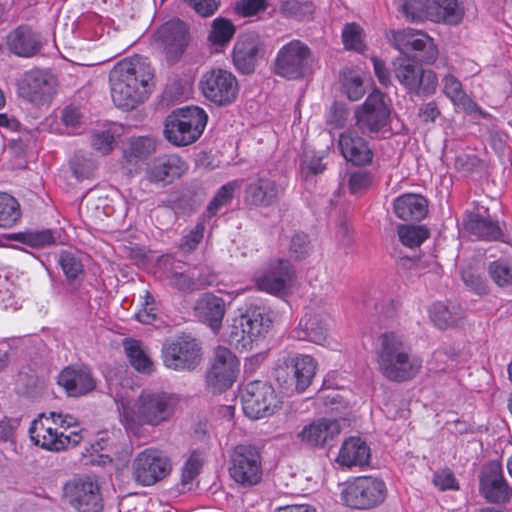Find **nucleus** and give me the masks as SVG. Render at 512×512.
Segmentation results:
<instances>
[{
	"mask_svg": "<svg viewBox=\"0 0 512 512\" xmlns=\"http://www.w3.org/2000/svg\"><path fill=\"white\" fill-rule=\"evenodd\" d=\"M431 22L457 25L464 18V8L458 0H429Z\"/></svg>",
	"mask_w": 512,
	"mask_h": 512,
	"instance_id": "nucleus-35",
	"label": "nucleus"
},
{
	"mask_svg": "<svg viewBox=\"0 0 512 512\" xmlns=\"http://www.w3.org/2000/svg\"><path fill=\"white\" fill-rule=\"evenodd\" d=\"M194 312L201 322L207 324L217 333L226 313L225 302L221 297L212 293H204L197 299Z\"/></svg>",
	"mask_w": 512,
	"mask_h": 512,
	"instance_id": "nucleus-26",
	"label": "nucleus"
},
{
	"mask_svg": "<svg viewBox=\"0 0 512 512\" xmlns=\"http://www.w3.org/2000/svg\"><path fill=\"white\" fill-rule=\"evenodd\" d=\"M462 279L468 289L475 292L478 295H483L488 292V286L486 281L474 272L467 270L463 271Z\"/></svg>",
	"mask_w": 512,
	"mask_h": 512,
	"instance_id": "nucleus-60",
	"label": "nucleus"
},
{
	"mask_svg": "<svg viewBox=\"0 0 512 512\" xmlns=\"http://www.w3.org/2000/svg\"><path fill=\"white\" fill-rule=\"evenodd\" d=\"M433 483L440 490H456L458 489V483L452 471L449 469H443L437 471L433 477Z\"/></svg>",
	"mask_w": 512,
	"mask_h": 512,
	"instance_id": "nucleus-62",
	"label": "nucleus"
},
{
	"mask_svg": "<svg viewBox=\"0 0 512 512\" xmlns=\"http://www.w3.org/2000/svg\"><path fill=\"white\" fill-rule=\"evenodd\" d=\"M119 401L120 421L133 434H138L144 425L158 426L172 417L176 398L158 390H143L136 401L121 394Z\"/></svg>",
	"mask_w": 512,
	"mask_h": 512,
	"instance_id": "nucleus-2",
	"label": "nucleus"
},
{
	"mask_svg": "<svg viewBox=\"0 0 512 512\" xmlns=\"http://www.w3.org/2000/svg\"><path fill=\"white\" fill-rule=\"evenodd\" d=\"M330 320V315L326 311L317 310L306 312L300 319L298 327L293 331V337L318 345H326L328 344Z\"/></svg>",
	"mask_w": 512,
	"mask_h": 512,
	"instance_id": "nucleus-21",
	"label": "nucleus"
},
{
	"mask_svg": "<svg viewBox=\"0 0 512 512\" xmlns=\"http://www.w3.org/2000/svg\"><path fill=\"white\" fill-rule=\"evenodd\" d=\"M389 41L401 54L408 56L414 53L423 63L433 64L438 58V49L433 38L421 30H392Z\"/></svg>",
	"mask_w": 512,
	"mask_h": 512,
	"instance_id": "nucleus-11",
	"label": "nucleus"
},
{
	"mask_svg": "<svg viewBox=\"0 0 512 512\" xmlns=\"http://www.w3.org/2000/svg\"><path fill=\"white\" fill-rule=\"evenodd\" d=\"M370 459V448L358 437L347 439L341 446L337 462L346 467L364 466Z\"/></svg>",
	"mask_w": 512,
	"mask_h": 512,
	"instance_id": "nucleus-34",
	"label": "nucleus"
},
{
	"mask_svg": "<svg viewBox=\"0 0 512 512\" xmlns=\"http://www.w3.org/2000/svg\"><path fill=\"white\" fill-rule=\"evenodd\" d=\"M164 365L176 371L192 370L200 361V347L190 336L167 340L162 348Z\"/></svg>",
	"mask_w": 512,
	"mask_h": 512,
	"instance_id": "nucleus-18",
	"label": "nucleus"
},
{
	"mask_svg": "<svg viewBox=\"0 0 512 512\" xmlns=\"http://www.w3.org/2000/svg\"><path fill=\"white\" fill-rule=\"evenodd\" d=\"M455 366V355L448 353L445 349H437L434 351L428 362V369L436 373L452 370Z\"/></svg>",
	"mask_w": 512,
	"mask_h": 512,
	"instance_id": "nucleus-52",
	"label": "nucleus"
},
{
	"mask_svg": "<svg viewBox=\"0 0 512 512\" xmlns=\"http://www.w3.org/2000/svg\"><path fill=\"white\" fill-rule=\"evenodd\" d=\"M10 51L21 57H31L41 48L39 35L28 26H20L7 36Z\"/></svg>",
	"mask_w": 512,
	"mask_h": 512,
	"instance_id": "nucleus-31",
	"label": "nucleus"
},
{
	"mask_svg": "<svg viewBox=\"0 0 512 512\" xmlns=\"http://www.w3.org/2000/svg\"><path fill=\"white\" fill-rule=\"evenodd\" d=\"M401 243L409 248L419 247L429 236L425 226L401 225L398 228Z\"/></svg>",
	"mask_w": 512,
	"mask_h": 512,
	"instance_id": "nucleus-47",
	"label": "nucleus"
},
{
	"mask_svg": "<svg viewBox=\"0 0 512 512\" xmlns=\"http://www.w3.org/2000/svg\"><path fill=\"white\" fill-rule=\"evenodd\" d=\"M379 371L390 381L405 382L413 379L422 368V360L412 353L403 337L397 333H384L377 352Z\"/></svg>",
	"mask_w": 512,
	"mask_h": 512,
	"instance_id": "nucleus-3",
	"label": "nucleus"
},
{
	"mask_svg": "<svg viewBox=\"0 0 512 512\" xmlns=\"http://www.w3.org/2000/svg\"><path fill=\"white\" fill-rule=\"evenodd\" d=\"M373 181L374 176L371 172L366 170H357L349 176V191L352 194H361L372 185Z\"/></svg>",
	"mask_w": 512,
	"mask_h": 512,
	"instance_id": "nucleus-53",
	"label": "nucleus"
},
{
	"mask_svg": "<svg viewBox=\"0 0 512 512\" xmlns=\"http://www.w3.org/2000/svg\"><path fill=\"white\" fill-rule=\"evenodd\" d=\"M429 315L439 329H446L456 325L461 317L459 312L450 310L443 303L433 304L429 309Z\"/></svg>",
	"mask_w": 512,
	"mask_h": 512,
	"instance_id": "nucleus-43",
	"label": "nucleus"
},
{
	"mask_svg": "<svg viewBox=\"0 0 512 512\" xmlns=\"http://www.w3.org/2000/svg\"><path fill=\"white\" fill-rule=\"evenodd\" d=\"M153 77V69L146 58L118 62L109 73L113 103L123 110L134 109L148 97Z\"/></svg>",
	"mask_w": 512,
	"mask_h": 512,
	"instance_id": "nucleus-1",
	"label": "nucleus"
},
{
	"mask_svg": "<svg viewBox=\"0 0 512 512\" xmlns=\"http://www.w3.org/2000/svg\"><path fill=\"white\" fill-rule=\"evenodd\" d=\"M125 147L124 160L127 164L136 166L155 151L156 141L149 136L131 137Z\"/></svg>",
	"mask_w": 512,
	"mask_h": 512,
	"instance_id": "nucleus-36",
	"label": "nucleus"
},
{
	"mask_svg": "<svg viewBox=\"0 0 512 512\" xmlns=\"http://www.w3.org/2000/svg\"><path fill=\"white\" fill-rule=\"evenodd\" d=\"M258 54V41L253 35H241L233 49V62L242 73L254 70Z\"/></svg>",
	"mask_w": 512,
	"mask_h": 512,
	"instance_id": "nucleus-32",
	"label": "nucleus"
},
{
	"mask_svg": "<svg viewBox=\"0 0 512 512\" xmlns=\"http://www.w3.org/2000/svg\"><path fill=\"white\" fill-rule=\"evenodd\" d=\"M124 349L131 365L137 371L150 373L153 370V362L140 341L127 339L124 341Z\"/></svg>",
	"mask_w": 512,
	"mask_h": 512,
	"instance_id": "nucleus-37",
	"label": "nucleus"
},
{
	"mask_svg": "<svg viewBox=\"0 0 512 512\" xmlns=\"http://www.w3.org/2000/svg\"><path fill=\"white\" fill-rule=\"evenodd\" d=\"M64 497L79 512H100L103 507L99 487L89 477L75 478L66 483Z\"/></svg>",
	"mask_w": 512,
	"mask_h": 512,
	"instance_id": "nucleus-19",
	"label": "nucleus"
},
{
	"mask_svg": "<svg viewBox=\"0 0 512 512\" xmlns=\"http://www.w3.org/2000/svg\"><path fill=\"white\" fill-rule=\"evenodd\" d=\"M229 475L231 479L244 488L258 485L263 477L260 453L251 446H237L230 459Z\"/></svg>",
	"mask_w": 512,
	"mask_h": 512,
	"instance_id": "nucleus-10",
	"label": "nucleus"
},
{
	"mask_svg": "<svg viewBox=\"0 0 512 512\" xmlns=\"http://www.w3.org/2000/svg\"><path fill=\"white\" fill-rule=\"evenodd\" d=\"M58 80L54 74L46 70L26 72L18 83V94L37 106L51 103L57 93Z\"/></svg>",
	"mask_w": 512,
	"mask_h": 512,
	"instance_id": "nucleus-16",
	"label": "nucleus"
},
{
	"mask_svg": "<svg viewBox=\"0 0 512 512\" xmlns=\"http://www.w3.org/2000/svg\"><path fill=\"white\" fill-rule=\"evenodd\" d=\"M442 84L443 93L457 109L463 110L468 114H478L483 118L490 116L464 91L462 83L454 75H445L442 79Z\"/></svg>",
	"mask_w": 512,
	"mask_h": 512,
	"instance_id": "nucleus-29",
	"label": "nucleus"
},
{
	"mask_svg": "<svg viewBox=\"0 0 512 512\" xmlns=\"http://www.w3.org/2000/svg\"><path fill=\"white\" fill-rule=\"evenodd\" d=\"M480 491L489 502L493 503L506 502L512 496V491L498 467H492L482 474Z\"/></svg>",
	"mask_w": 512,
	"mask_h": 512,
	"instance_id": "nucleus-30",
	"label": "nucleus"
},
{
	"mask_svg": "<svg viewBox=\"0 0 512 512\" xmlns=\"http://www.w3.org/2000/svg\"><path fill=\"white\" fill-rule=\"evenodd\" d=\"M12 238L25 245L37 249L50 246L55 242V238L50 230L27 231L16 233L13 235Z\"/></svg>",
	"mask_w": 512,
	"mask_h": 512,
	"instance_id": "nucleus-46",
	"label": "nucleus"
},
{
	"mask_svg": "<svg viewBox=\"0 0 512 512\" xmlns=\"http://www.w3.org/2000/svg\"><path fill=\"white\" fill-rule=\"evenodd\" d=\"M341 426L334 419H319L305 425L298 433V441L308 447H322L339 435Z\"/></svg>",
	"mask_w": 512,
	"mask_h": 512,
	"instance_id": "nucleus-24",
	"label": "nucleus"
},
{
	"mask_svg": "<svg viewBox=\"0 0 512 512\" xmlns=\"http://www.w3.org/2000/svg\"><path fill=\"white\" fill-rule=\"evenodd\" d=\"M468 230L481 239L492 240L500 236V228L497 223L487 218L474 217L467 223Z\"/></svg>",
	"mask_w": 512,
	"mask_h": 512,
	"instance_id": "nucleus-44",
	"label": "nucleus"
},
{
	"mask_svg": "<svg viewBox=\"0 0 512 512\" xmlns=\"http://www.w3.org/2000/svg\"><path fill=\"white\" fill-rule=\"evenodd\" d=\"M314 55L304 42L293 39L284 44L277 52L273 72L288 80L302 79L312 73Z\"/></svg>",
	"mask_w": 512,
	"mask_h": 512,
	"instance_id": "nucleus-7",
	"label": "nucleus"
},
{
	"mask_svg": "<svg viewBox=\"0 0 512 512\" xmlns=\"http://www.w3.org/2000/svg\"><path fill=\"white\" fill-rule=\"evenodd\" d=\"M168 456L156 448H147L137 454L132 463V474L136 482L151 486L171 472Z\"/></svg>",
	"mask_w": 512,
	"mask_h": 512,
	"instance_id": "nucleus-17",
	"label": "nucleus"
},
{
	"mask_svg": "<svg viewBox=\"0 0 512 512\" xmlns=\"http://www.w3.org/2000/svg\"><path fill=\"white\" fill-rule=\"evenodd\" d=\"M284 188L273 179L263 176L251 180L244 191V201L249 206L269 207L282 195Z\"/></svg>",
	"mask_w": 512,
	"mask_h": 512,
	"instance_id": "nucleus-23",
	"label": "nucleus"
},
{
	"mask_svg": "<svg viewBox=\"0 0 512 512\" xmlns=\"http://www.w3.org/2000/svg\"><path fill=\"white\" fill-rule=\"evenodd\" d=\"M281 10L299 21H308L313 17L315 6L309 0H287L282 3Z\"/></svg>",
	"mask_w": 512,
	"mask_h": 512,
	"instance_id": "nucleus-45",
	"label": "nucleus"
},
{
	"mask_svg": "<svg viewBox=\"0 0 512 512\" xmlns=\"http://www.w3.org/2000/svg\"><path fill=\"white\" fill-rule=\"evenodd\" d=\"M394 74L397 80L410 92L418 86L417 78L420 67H417L406 57H398L394 63Z\"/></svg>",
	"mask_w": 512,
	"mask_h": 512,
	"instance_id": "nucleus-38",
	"label": "nucleus"
},
{
	"mask_svg": "<svg viewBox=\"0 0 512 512\" xmlns=\"http://www.w3.org/2000/svg\"><path fill=\"white\" fill-rule=\"evenodd\" d=\"M386 484L383 480L371 476H363L347 482L341 490L343 503L353 509L368 510L385 500Z\"/></svg>",
	"mask_w": 512,
	"mask_h": 512,
	"instance_id": "nucleus-8",
	"label": "nucleus"
},
{
	"mask_svg": "<svg viewBox=\"0 0 512 512\" xmlns=\"http://www.w3.org/2000/svg\"><path fill=\"white\" fill-rule=\"evenodd\" d=\"M280 401L274 388L267 382H249L242 393L244 414L250 419L269 417L279 408Z\"/></svg>",
	"mask_w": 512,
	"mask_h": 512,
	"instance_id": "nucleus-15",
	"label": "nucleus"
},
{
	"mask_svg": "<svg viewBox=\"0 0 512 512\" xmlns=\"http://www.w3.org/2000/svg\"><path fill=\"white\" fill-rule=\"evenodd\" d=\"M59 264L68 279L77 278L83 270L81 261L71 252H62Z\"/></svg>",
	"mask_w": 512,
	"mask_h": 512,
	"instance_id": "nucleus-57",
	"label": "nucleus"
},
{
	"mask_svg": "<svg viewBox=\"0 0 512 512\" xmlns=\"http://www.w3.org/2000/svg\"><path fill=\"white\" fill-rule=\"evenodd\" d=\"M202 464L203 460L201 455L197 452H193L182 468V482H191L199 474Z\"/></svg>",
	"mask_w": 512,
	"mask_h": 512,
	"instance_id": "nucleus-59",
	"label": "nucleus"
},
{
	"mask_svg": "<svg viewBox=\"0 0 512 512\" xmlns=\"http://www.w3.org/2000/svg\"><path fill=\"white\" fill-rule=\"evenodd\" d=\"M58 384L69 396L78 397L92 391L96 383L85 366H68L58 376Z\"/></svg>",
	"mask_w": 512,
	"mask_h": 512,
	"instance_id": "nucleus-25",
	"label": "nucleus"
},
{
	"mask_svg": "<svg viewBox=\"0 0 512 512\" xmlns=\"http://www.w3.org/2000/svg\"><path fill=\"white\" fill-rule=\"evenodd\" d=\"M418 86L413 90L417 95L433 94L438 85V78L434 71L420 68L417 78Z\"/></svg>",
	"mask_w": 512,
	"mask_h": 512,
	"instance_id": "nucleus-54",
	"label": "nucleus"
},
{
	"mask_svg": "<svg viewBox=\"0 0 512 512\" xmlns=\"http://www.w3.org/2000/svg\"><path fill=\"white\" fill-rule=\"evenodd\" d=\"M169 284L179 290H187L193 287V279L181 272H172L169 276Z\"/></svg>",
	"mask_w": 512,
	"mask_h": 512,
	"instance_id": "nucleus-64",
	"label": "nucleus"
},
{
	"mask_svg": "<svg viewBox=\"0 0 512 512\" xmlns=\"http://www.w3.org/2000/svg\"><path fill=\"white\" fill-rule=\"evenodd\" d=\"M194 11L202 17L213 15L219 8V0H184Z\"/></svg>",
	"mask_w": 512,
	"mask_h": 512,
	"instance_id": "nucleus-61",
	"label": "nucleus"
},
{
	"mask_svg": "<svg viewBox=\"0 0 512 512\" xmlns=\"http://www.w3.org/2000/svg\"><path fill=\"white\" fill-rule=\"evenodd\" d=\"M240 362L227 348L218 347L206 381L208 387L214 393H220L228 389L234 383L239 372Z\"/></svg>",
	"mask_w": 512,
	"mask_h": 512,
	"instance_id": "nucleus-20",
	"label": "nucleus"
},
{
	"mask_svg": "<svg viewBox=\"0 0 512 512\" xmlns=\"http://www.w3.org/2000/svg\"><path fill=\"white\" fill-rule=\"evenodd\" d=\"M338 146L342 156L356 166L370 164L373 159V151L367 141L355 131L343 132L339 137Z\"/></svg>",
	"mask_w": 512,
	"mask_h": 512,
	"instance_id": "nucleus-27",
	"label": "nucleus"
},
{
	"mask_svg": "<svg viewBox=\"0 0 512 512\" xmlns=\"http://www.w3.org/2000/svg\"><path fill=\"white\" fill-rule=\"evenodd\" d=\"M157 37L164 45L167 57L177 58L188 41V29L184 22L179 19L164 23L157 31Z\"/></svg>",
	"mask_w": 512,
	"mask_h": 512,
	"instance_id": "nucleus-28",
	"label": "nucleus"
},
{
	"mask_svg": "<svg viewBox=\"0 0 512 512\" xmlns=\"http://www.w3.org/2000/svg\"><path fill=\"white\" fill-rule=\"evenodd\" d=\"M296 273L291 263L283 258L270 259L254 274V281L260 291L276 295H287L295 285Z\"/></svg>",
	"mask_w": 512,
	"mask_h": 512,
	"instance_id": "nucleus-9",
	"label": "nucleus"
},
{
	"mask_svg": "<svg viewBox=\"0 0 512 512\" xmlns=\"http://www.w3.org/2000/svg\"><path fill=\"white\" fill-rule=\"evenodd\" d=\"M142 299L141 309L136 313V319L143 324H151L157 315L155 299L148 291H145Z\"/></svg>",
	"mask_w": 512,
	"mask_h": 512,
	"instance_id": "nucleus-56",
	"label": "nucleus"
},
{
	"mask_svg": "<svg viewBox=\"0 0 512 512\" xmlns=\"http://www.w3.org/2000/svg\"><path fill=\"white\" fill-rule=\"evenodd\" d=\"M266 7V0H241L236 4V10L242 16H253Z\"/></svg>",
	"mask_w": 512,
	"mask_h": 512,
	"instance_id": "nucleus-63",
	"label": "nucleus"
},
{
	"mask_svg": "<svg viewBox=\"0 0 512 512\" xmlns=\"http://www.w3.org/2000/svg\"><path fill=\"white\" fill-rule=\"evenodd\" d=\"M187 168L186 162L178 155H163L147 165L145 177L151 183L167 184L180 178Z\"/></svg>",
	"mask_w": 512,
	"mask_h": 512,
	"instance_id": "nucleus-22",
	"label": "nucleus"
},
{
	"mask_svg": "<svg viewBox=\"0 0 512 512\" xmlns=\"http://www.w3.org/2000/svg\"><path fill=\"white\" fill-rule=\"evenodd\" d=\"M20 205L9 194L0 193V227L10 228L20 219Z\"/></svg>",
	"mask_w": 512,
	"mask_h": 512,
	"instance_id": "nucleus-39",
	"label": "nucleus"
},
{
	"mask_svg": "<svg viewBox=\"0 0 512 512\" xmlns=\"http://www.w3.org/2000/svg\"><path fill=\"white\" fill-rule=\"evenodd\" d=\"M363 31L356 23L346 24L342 31V39L347 49L359 51L363 47Z\"/></svg>",
	"mask_w": 512,
	"mask_h": 512,
	"instance_id": "nucleus-55",
	"label": "nucleus"
},
{
	"mask_svg": "<svg viewBox=\"0 0 512 512\" xmlns=\"http://www.w3.org/2000/svg\"><path fill=\"white\" fill-rule=\"evenodd\" d=\"M403 13L411 22L431 21L430 2L421 0H411L404 4Z\"/></svg>",
	"mask_w": 512,
	"mask_h": 512,
	"instance_id": "nucleus-49",
	"label": "nucleus"
},
{
	"mask_svg": "<svg viewBox=\"0 0 512 512\" xmlns=\"http://www.w3.org/2000/svg\"><path fill=\"white\" fill-rule=\"evenodd\" d=\"M488 274L498 287L512 285V266L504 260H496L489 264Z\"/></svg>",
	"mask_w": 512,
	"mask_h": 512,
	"instance_id": "nucleus-48",
	"label": "nucleus"
},
{
	"mask_svg": "<svg viewBox=\"0 0 512 512\" xmlns=\"http://www.w3.org/2000/svg\"><path fill=\"white\" fill-rule=\"evenodd\" d=\"M202 95L218 106L231 104L238 95L236 77L225 69L212 68L204 72L198 83Z\"/></svg>",
	"mask_w": 512,
	"mask_h": 512,
	"instance_id": "nucleus-13",
	"label": "nucleus"
},
{
	"mask_svg": "<svg viewBox=\"0 0 512 512\" xmlns=\"http://www.w3.org/2000/svg\"><path fill=\"white\" fill-rule=\"evenodd\" d=\"M238 181H232L223 185L207 207L208 217L214 216L222 207L226 206L233 198L234 191L238 188Z\"/></svg>",
	"mask_w": 512,
	"mask_h": 512,
	"instance_id": "nucleus-50",
	"label": "nucleus"
},
{
	"mask_svg": "<svg viewBox=\"0 0 512 512\" xmlns=\"http://www.w3.org/2000/svg\"><path fill=\"white\" fill-rule=\"evenodd\" d=\"M391 101L381 91L375 90L355 110L357 126L370 133L384 131L390 122Z\"/></svg>",
	"mask_w": 512,
	"mask_h": 512,
	"instance_id": "nucleus-14",
	"label": "nucleus"
},
{
	"mask_svg": "<svg viewBox=\"0 0 512 512\" xmlns=\"http://www.w3.org/2000/svg\"><path fill=\"white\" fill-rule=\"evenodd\" d=\"M118 136L119 127L116 125L98 130L91 137L92 147L102 155H107L114 149Z\"/></svg>",
	"mask_w": 512,
	"mask_h": 512,
	"instance_id": "nucleus-40",
	"label": "nucleus"
},
{
	"mask_svg": "<svg viewBox=\"0 0 512 512\" xmlns=\"http://www.w3.org/2000/svg\"><path fill=\"white\" fill-rule=\"evenodd\" d=\"M207 120L205 110L197 106L173 111L165 120V138L175 146L192 144L202 135Z\"/></svg>",
	"mask_w": 512,
	"mask_h": 512,
	"instance_id": "nucleus-5",
	"label": "nucleus"
},
{
	"mask_svg": "<svg viewBox=\"0 0 512 512\" xmlns=\"http://www.w3.org/2000/svg\"><path fill=\"white\" fill-rule=\"evenodd\" d=\"M317 362L309 355L293 354L278 360L275 379L287 393H303L316 375Z\"/></svg>",
	"mask_w": 512,
	"mask_h": 512,
	"instance_id": "nucleus-6",
	"label": "nucleus"
},
{
	"mask_svg": "<svg viewBox=\"0 0 512 512\" xmlns=\"http://www.w3.org/2000/svg\"><path fill=\"white\" fill-rule=\"evenodd\" d=\"M273 323L270 310L253 308L231 320L225 332V341L237 350L248 351L258 346Z\"/></svg>",
	"mask_w": 512,
	"mask_h": 512,
	"instance_id": "nucleus-4",
	"label": "nucleus"
},
{
	"mask_svg": "<svg viewBox=\"0 0 512 512\" xmlns=\"http://www.w3.org/2000/svg\"><path fill=\"white\" fill-rule=\"evenodd\" d=\"M29 433L35 445L55 452L76 446L83 439L81 431H71L69 434L59 432L52 418L43 414L32 422Z\"/></svg>",
	"mask_w": 512,
	"mask_h": 512,
	"instance_id": "nucleus-12",
	"label": "nucleus"
},
{
	"mask_svg": "<svg viewBox=\"0 0 512 512\" xmlns=\"http://www.w3.org/2000/svg\"><path fill=\"white\" fill-rule=\"evenodd\" d=\"M311 251L310 242L306 234L296 233L290 243L289 252L296 260L305 258Z\"/></svg>",
	"mask_w": 512,
	"mask_h": 512,
	"instance_id": "nucleus-58",
	"label": "nucleus"
},
{
	"mask_svg": "<svg viewBox=\"0 0 512 512\" xmlns=\"http://www.w3.org/2000/svg\"><path fill=\"white\" fill-rule=\"evenodd\" d=\"M393 208L397 217L405 221H420L428 212L427 200L417 194H404L397 197Z\"/></svg>",
	"mask_w": 512,
	"mask_h": 512,
	"instance_id": "nucleus-33",
	"label": "nucleus"
},
{
	"mask_svg": "<svg viewBox=\"0 0 512 512\" xmlns=\"http://www.w3.org/2000/svg\"><path fill=\"white\" fill-rule=\"evenodd\" d=\"M341 84L344 93L352 101L359 100L365 93L362 77L357 71L344 70L341 74Z\"/></svg>",
	"mask_w": 512,
	"mask_h": 512,
	"instance_id": "nucleus-42",
	"label": "nucleus"
},
{
	"mask_svg": "<svg viewBox=\"0 0 512 512\" xmlns=\"http://www.w3.org/2000/svg\"><path fill=\"white\" fill-rule=\"evenodd\" d=\"M205 224L204 219H201L197 224L186 232L179 244V250L184 254H190L196 250L204 237Z\"/></svg>",
	"mask_w": 512,
	"mask_h": 512,
	"instance_id": "nucleus-51",
	"label": "nucleus"
},
{
	"mask_svg": "<svg viewBox=\"0 0 512 512\" xmlns=\"http://www.w3.org/2000/svg\"><path fill=\"white\" fill-rule=\"evenodd\" d=\"M235 34V26L225 18H216L212 22L209 41L216 46H226Z\"/></svg>",
	"mask_w": 512,
	"mask_h": 512,
	"instance_id": "nucleus-41",
	"label": "nucleus"
}]
</instances>
